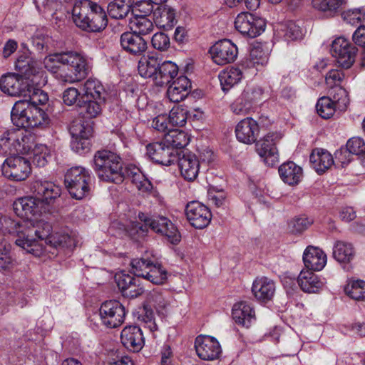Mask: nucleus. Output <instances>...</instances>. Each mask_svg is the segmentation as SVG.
Here are the masks:
<instances>
[{
  "instance_id": "f257e3e1",
  "label": "nucleus",
  "mask_w": 365,
  "mask_h": 365,
  "mask_svg": "<svg viewBox=\"0 0 365 365\" xmlns=\"http://www.w3.org/2000/svg\"><path fill=\"white\" fill-rule=\"evenodd\" d=\"M27 97L29 98L20 100L14 105L11 112L13 124L22 128L46 127L49 124V118L38 105H43L48 101L47 93L31 84Z\"/></svg>"
},
{
  "instance_id": "f03ea898",
  "label": "nucleus",
  "mask_w": 365,
  "mask_h": 365,
  "mask_svg": "<svg viewBox=\"0 0 365 365\" xmlns=\"http://www.w3.org/2000/svg\"><path fill=\"white\" fill-rule=\"evenodd\" d=\"M43 63L45 68L55 74L62 82L73 83L80 81L88 74L85 58L74 51L55 53L46 56Z\"/></svg>"
},
{
  "instance_id": "7ed1b4c3",
  "label": "nucleus",
  "mask_w": 365,
  "mask_h": 365,
  "mask_svg": "<svg viewBox=\"0 0 365 365\" xmlns=\"http://www.w3.org/2000/svg\"><path fill=\"white\" fill-rule=\"evenodd\" d=\"M49 231L48 222H23L14 220L6 216L0 217V233L16 237L15 243L26 252L37 255L38 241L36 235L46 237Z\"/></svg>"
},
{
  "instance_id": "20e7f679",
  "label": "nucleus",
  "mask_w": 365,
  "mask_h": 365,
  "mask_svg": "<svg viewBox=\"0 0 365 365\" xmlns=\"http://www.w3.org/2000/svg\"><path fill=\"white\" fill-rule=\"evenodd\" d=\"M93 169L101 180L117 184L123 181L121 159L113 152L97 151L93 157Z\"/></svg>"
},
{
  "instance_id": "39448f33",
  "label": "nucleus",
  "mask_w": 365,
  "mask_h": 365,
  "mask_svg": "<svg viewBox=\"0 0 365 365\" xmlns=\"http://www.w3.org/2000/svg\"><path fill=\"white\" fill-rule=\"evenodd\" d=\"M34 144V136L23 129H11L0 135V155L25 154Z\"/></svg>"
},
{
  "instance_id": "423d86ee",
  "label": "nucleus",
  "mask_w": 365,
  "mask_h": 365,
  "mask_svg": "<svg viewBox=\"0 0 365 365\" xmlns=\"http://www.w3.org/2000/svg\"><path fill=\"white\" fill-rule=\"evenodd\" d=\"M91 176L88 170L81 166L68 169L65 175V185L71 196L81 200L90 192Z\"/></svg>"
},
{
  "instance_id": "0eeeda50",
  "label": "nucleus",
  "mask_w": 365,
  "mask_h": 365,
  "mask_svg": "<svg viewBox=\"0 0 365 365\" xmlns=\"http://www.w3.org/2000/svg\"><path fill=\"white\" fill-rule=\"evenodd\" d=\"M46 207L36 195L35 197H21L14 202L15 213L20 217L26 219L23 222H45L44 221H38L37 219L43 212H46Z\"/></svg>"
},
{
  "instance_id": "6e6552de",
  "label": "nucleus",
  "mask_w": 365,
  "mask_h": 365,
  "mask_svg": "<svg viewBox=\"0 0 365 365\" xmlns=\"http://www.w3.org/2000/svg\"><path fill=\"white\" fill-rule=\"evenodd\" d=\"M139 218L144 222L145 226H148L155 232L165 236L172 244L180 242V235L177 227L167 217L163 216L149 217L144 213H139Z\"/></svg>"
},
{
  "instance_id": "1a4fd4ad",
  "label": "nucleus",
  "mask_w": 365,
  "mask_h": 365,
  "mask_svg": "<svg viewBox=\"0 0 365 365\" xmlns=\"http://www.w3.org/2000/svg\"><path fill=\"white\" fill-rule=\"evenodd\" d=\"M11 155L2 165V173L8 178L14 181L25 180L31 172L29 160L18 155Z\"/></svg>"
},
{
  "instance_id": "9d476101",
  "label": "nucleus",
  "mask_w": 365,
  "mask_h": 365,
  "mask_svg": "<svg viewBox=\"0 0 365 365\" xmlns=\"http://www.w3.org/2000/svg\"><path fill=\"white\" fill-rule=\"evenodd\" d=\"M125 309L117 300H109L103 302L99 309V315L102 324L108 328H116L125 320Z\"/></svg>"
},
{
  "instance_id": "9b49d317",
  "label": "nucleus",
  "mask_w": 365,
  "mask_h": 365,
  "mask_svg": "<svg viewBox=\"0 0 365 365\" xmlns=\"http://www.w3.org/2000/svg\"><path fill=\"white\" fill-rule=\"evenodd\" d=\"M265 21L250 12L239 14L235 21V29L242 35L255 38L265 29Z\"/></svg>"
},
{
  "instance_id": "f8f14e48",
  "label": "nucleus",
  "mask_w": 365,
  "mask_h": 365,
  "mask_svg": "<svg viewBox=\"0 0 365 365\" xmlns=\"http://www.w3.org/2000/svg\"><path fill=\"white\" fill-rule=\"evenodd\" d=\"M49 231L48 232V235L46 237H40V235H36V237L38 241V245L36 247L38 249L37 255H39L41 250H44L45 251L51 252V250H47V247H50L51 248H58V247H67V248H73L76 246V240L67 233H59L56 232L55 234H51L52 227L48 223Z\"/></svg>"
},
{
  "instance_id": "ddd939ff",
  "label": "nucleus",
  "mask_w": 365,
  "mask_h": 365,
  "mask_svg": "<svg viewBox=\"0 0 365 365\" xmlns=\"http://www.w3.org/2000/svg\"><path fill=\"white\" fill-rule=\"evenodd\" d=\"M31 83L29 78L21 75L8 73L0 78V89L11 96L27 97Z\"/></svg>"
},
{
  "instance_id": "4468645a",
  "label": "nucleus",
  "mask_w": 365,
  "mask_h": 365,
  "mask_svg": "<svg viewBox=\"0 0 365 365\" xmlns=\"http://www.w3.org/2000/svg\"><path fill=\"white\" fill-rule=\"evenodd\" d=\"M178 152L174 150L163 139L160 142H155L146 146V154L148 158L157 164L169 166L177 161Z\"/></svg>"
},
{
  "instance_id": "2eb2a0df",
  "label": "nucleus",
  "mask_w": 365,
  "mask_h": 365,
  "mask_svg": "<svg viewBox=\"0 0 365 365\" xmlns=\"http://www.w3.org/2000/svg\"><path fill=\"white\" fill-rule=\"evenodd\" d=\"M262 91L259 88L247 86L241 95L231 104L232 111L236 115H247L261 98Z\"/></svg>"
},
{
  "instance_id": "dca6fc26",
  "label": "nucleus",
  "mask_w": 365,
  "mask_h": 365,
  "mask_svg": "<svg viewBox=\"0 0 365 365\" xmlns=\"http://www.w3.org/2000/svg\"><path fill=\"white\" fill-rule=\"evenodd\" d=\"M356 48L346 38L339 37L331 44V53L336 58L339 65L344 68H349L355 61Z\"/></svg>"
},
{
  "instance_id": "f3484780",
  "label": "nucleus",
  "mask_w": 365,
  "mask_h": 365,
  "mask_svg": "<svg viewBox=\"0 0 365 365\" xmlns=\"http://www.w3.org/2000/svg\"><path fill=\"white\" fill-rule=\"evenodd\" d=\"M213 61L217 65L234 62L238 55L237 46L229 39L217 41L209 51Z\"/></svg>"
},
{
  "instance_id": "a211bd4d",
  "label": "nucleus",
  "mask_w": 365,
  "mask_h": 365,
  "mask_svg": "<svg viewBox=\"0 0 365 365\" xmlns=\"http://www.w3.org/2000/svg\"><path fill=\"white\" fill-rule=\"evenodd\" d=\"M281 138L282 135L279 133H269L256 144L257 153L264 158L265 163L269 166H273L278 161L276 143Z\"/></svg>"
},
{
  "instance_id": "6ab92c4d",
  "label": "nucleus",
  "mask_w": 365,
  "mask_h": 365,
  "mask_svg": "<svg viewBox=\"0 0 365 365\" xmlns=\"http://www.w3.org/2000/svg\"><path fill=\"white\" fill-rule=\"evenodd\" d=\"M185 215L190 225L196 229L206 227L212 219L209 208L198 201H192L187 204Z\"/></svg>"
},
{
  "instance_id": "aec40b11",
  "label": "nucleus",
  "mask_w": 365,
  "mask_h": 365,
  "mask_svg": "<svg viewBox=\"0 0 365 365\" xmlns=\"http://www.w3.org/2000/svg\"><path fill=\"white\" fill-rule=\"evenodd\" d=\"M197 356L202 360L212 361L220 357L222 349L219 341L213 336L200 335L195 341Z\"/></svg>"
},
{
  "instance_id": "412c9836",
  "label": "nucleus",
  "mask_w": 365,
  "mask_h": 365,
  "mask_svg": "<svg viewBox=\"0 0 365 365\" xmlns=\"http://www.w3.org/2000/svg\"><path fill=\"white\" fill-rule=\"evenodd\" d=\"M72 140L71 148L72 150L79 155H84L91 150L90 136L92 133L91 128L88 125L78 123L73 125L71 129Z\"/></svg>"
},
{
  "instance_id": "4be33fe9",
  "label": "nucleus",
  "mask_w": 365,
  "mask_h": 365,
  "mask_svg": "<svg viewBox=\"0 0 365 365\" xmlns=\"http://www.w3.org/2000/svg\"><path fill=\"white\" fill-rule=\"evenodd\" d=\"M182 176L188 181H193L198 175L200 162L196 155L190 152L178 153L177 161Z\"/></svg>"
},
{
  "instance_id": "5701e85b",
  "label": "nucleus",
  "mask_w": 365,
  "mask_h": 365,
  "mask_svg": "<svg viewBox=\"0 0 365 365\" xmlns=\"http://www.w3.org/2000/svg\"><path fill=\"white\" fill-rule=\"evenodd\" d=\"M35 195L41 200L43 205H49L53 202L55 199L60 197L61 187L51 181H35L31 187Z\"/></svg>"
},
{
  "instance_id": "b1692460",
  "label": "nucleus",
  "mask_w": 365,
  "mask_h": 365,
  "mask_svg": "<svg viewBox=\"0 0 365 365\" xmlns=\"http://www.w3.org/2000/svg\"><path fill=\"white\" fill-rule=\"evenodd\" d=\"M235 135L240 142L252 144L259 136V124L252 118H245L236 125Z\"/></svg>"
},
{
  "instance_id": "393cba45",
  "label": "nucleus",
  "mask_w": 365,
  "mask_h": 365,
  "mask_svg": "<svg viewBox=\"0 0 365 365\" xmlns=\"http://www.w3.org/2000/svg\"><path fill=\"white\" fill-rule=\"evenodd\" d=\"M120 43L125 51L134 56L142 55L148 48L144 38L133 31L123 33L120 37Z\"/></svg>"
},
{
  "instance_id": "a878e982",
  "label": "nucleus",
  "mask_w": 365,
  "mask_h": 365,
  "mask_svg": "<svg viewBox=\"0 0 365 365\" xmlns=\"http://www.w3.org/2000/svg\"><path fill=\"white\" fill-rule=\"evenodd\" d=\"M120 340L128 350L138 352L144 346V338L141 329L137 326L125 327L121 331Z\"/></svg>"
},
{
  "instance_id": "bb28decb",
  "label": "nucleus",
  "mask_w": 365,
  "mask_h": 365,
  "mask_svg": "<svg viewBox=\"0 0 365 365\" xmlns=\"http://www.w3.org/2000/svg\"><path fill=\"white\" fill-rule=\"evenodd\" d=\"M301 289L307 293H318L326 284V280L311 270H302L297 277Z\"/></svg>"
},
{
  "instance_id": "cd10ccee",
  "label": "nucleus",
  "mask_w": 365,
  "mask_h": 365,
  "mask_svg": "<svg viewBox=\"0 0 365 365\" xmlns=\"http://www.w3.org/2000/svg\"><path fill=\"white\" fill-rule=\"evenodd\" d=\"M94 5H97V3L90 0L76 1L72 10V17L76 26L86 31V28L89 25L88 16L93 12Z\"/></svg>"
},
{
  "instance_id": "c85d7f7f",
  "label": "nucleus",
  "mask_w": 365,
  "mask_h": 365,
  "mask_svg": "<svg viewBox=\"0 0 365 365\" xmlns=\"http://www.w3.org/2000/svg\"><path fill=\"white\" fill-rule=\"evenodd\" d=\"M275 289V283L272 279L262 277L254 281L252 292L257 300L267 302L274 297Z\"/></svg>"
},
{
  "instance_id": "c756f323",
  "label": "nucleus",
  "mask_w": 365,
  "mask_h": 365,
  "mask_svg": "<svg viewBox=\"0 0 365 365\" xmlns=\"http://www.w3.org/2000/svg\"><path fill=\"white\" fill-rule=\"evenodd\" d=\"M304 265L311 271H320L327 264V255L319 247L308 246L304 252Z\"/></svg>"
},
{
  "instance_id": "7c9ffc66",
  "label": "nucleus",
  "mask_w": 365,
  "mask_h": 365,
  "mask_svg": "<svg viewBox=\"0 0 365 365\" xmlns=\"http://www.w3.org/2000/svg\"><path fill=\"white\" fill-rule=\"evenodd\" d=\"M235 322L245 327H249L255 319V314L252 304L247 302H240L234 304L232 310Z\"/></svg>"
},
{
  "instance_id": "2f4dec72",
  "label": "nucleus",
  "mask_w": 365,
  "mask_h": 365,
  "mask_svg": "<svg viewBox=\"0 0 365 365\" xmlns=\"http://www.w3.org/2000/svg\"><path fill=\"white\" fill-rule=\"evenodd\" d=\"M191 88L190 80L185 76H180L169 86L167 95L172 102H180L187 96Z\"/></svg>"
},
{
  "instance_id": "473e14b6",
  "label": "nucleus",
  "mask_w": 365,
  "mask_h": 365,
  "mask_svg": "<svg viewBox=\"0 0 365 365\" xmlns=\"http://www.w3.org/2000/svg\"><path fill=\"white\" fill-rule=\"evenodd\" d=\"M178 73V66L170 61L160 62L153 82L158 86L169 84Z\"/></svg>"
},
{
  "instance_id": "72a5a7b5",
  "label": "nucleus",
  "mask_w": 365,
  "mask_h": 365,
  "mask_svg": "<svg viewBox=\"0 0 365 365\" xmlns=\"http://www.w3.org/2000/svg\"><path fill=\"white\" fill-rule=\"evenodd\" d=\"M309 161L319 174L324 173L334 164L332 155L328 151L321 148L313 150Z\"/></svg>"
},
{
  "instance_id": "f704fd0d",
  "label": "nucleus",
  "mask_w": 365,
  "mask_h": 365,
  "mask_svg": "<svg viewBox=\"0 0 365 365\" xmlns=\"http://www.w3.org/2000/svg\"><path fill=\"white\" fill-rule=\"evenodd\" d=\"M279 173L282 180L289 185H294L299 182L302 177V169L294 162L289 161L283 163L279 168Z\"/></svg>"
},
{
  "instance_id": "c9c22d12",
  "label": "nucleus",
  "mask_w": 365,
  "mask_h": 365,
  "mask_svg": "<svg viewBox=\"0 0 365 365\" xmlns=\"http://www.w3.org/2000/svg\"><path fill=\"white\" fill-rule=\"evenodd\" d=\"M161 59L158 56H143L138 62V71L143 78H152L154 81L158 70Z\"/></svg>"
},
{
  "instance_id": "e433bc0d",
  "label": "nucleus",
  "mask_w": 365,
  "mask_h": 365,
  "mask_svg": "<svg viewBox=\"0 0 365 365\" xmlns=\"http://www.w3.org/2000/svg\"><path fill=\"white\" fill-rule=\"evenodd\" d=\"M107 93L102 83L96 78H88L81 88L82 99H106Z\"/></svg>"
},
{
  "instance_id": "4c0bfd02",
  "label": "nucleus",
  "mask_w": 365,
  "mask_h": 365,
  "mask_svg": "<svg viewBox=\"0 0 365 365\" xmlns=\"http://www.w3.org/2000/svg\"><path fill=\"white\" fill-rule=\"evenodd\" d=\"M134 0H113L108 3V15L115 19H125L132 11Z\"/></svg>"
},
{
  "instance_id": "58836bf2",
  "label": "nucleus",
  "mask_w": 365,
  "mask_h": 365,
  "mask_svg": "<svg viewBox=\"0 0 365 365\" xmlns=\"http://www.w3.org/2000/svg\"><path fill=\"white\" fill-rule=\"evenodd\" d=\"M88 27L86 28L88 32H98L104 29L108 24V19L104 9L97 4L94 5L93 11L88 16Z\"/></svg>"
},
{
  "instance_id": "ea45409f",
  "label": "nucleus",
  "mask_w": 365,
  "mask_h": 365,
  "mask_svg": "<svg viewBox=\"0 0 365 365\" xmlns=\"http://www.w3.org/2000/svg\"><path fill=\"white\" fill-rule=\"evenodd\" d=\"M163 140L165 144L175 150L185 148L189 143L190 137L182 130L171 129L164 135Z\"/></svg>"
},
{
  "instance_id": "a19ab883",
  "label": "nucleus",
  "mask_w": 365,
  "mask_h": 365,
  "mask_svg": "<svg viewBox=\"0 0 365 365\" xmlns=\"http://www.w3.org/2000/svg\"><path fill=\"white\" fill-rule=\"evenodd\" d=\"M106 99L96 98V99H82L79 98L78 105L80 107L83 113L87 118H96L102 110V106L104 105Z\"/></svg>"
},
{
  "instance_id": "79ce46f5",
  "label": "nucleus",
  "mask_w": 365,
  "mask_h": 365,
  "mask_svg": "<svg viewBox=\"0 0 365 365\" xmlns=\"http://www.w3.org/2000/svg\"><path fill=\"white\" fill-rule=\"evenodd\" d=\"M355 251L351 243L337 241L333 247V257L339 263H349L354 257Z\"/></svg>"
},
{
  "instance_id": "37998d69",
  "label": "nucleus",
  "mask_w": 365,
  "mask_h": 365,
  "mask_svg": "<svg viewBox=\"0 0 365 365\" xmlns=\"http://www.w3.org/2000/svg\"><path fill=\"white\" fill-rule=\"evenodd\" d=\"M242 72L239 68L232 67L222 71L219 74V79L224 91H228L237 84L242 78Z\"/></svg>"
},
{
  "instance_id": "c03bdc74",
  "label": "nucleus",
  "mask_w": 365,
  "mask_h": 365,
  "mask_svg": "<svg viewBox=\"0 0 365 365\" xmlns=\"http://www.w3.org/2000/svg\"><path fill=\"white\" fill-rule=\"evenodd\" d=\"M344 4V0H312V6L314 9L325 12L329 16H333L338 12Z\"/></svg>"
},
{
  "instance_id": "a18cd8bd",
  "label": "nucleus",
  "mask_w": 365,
  "mask_h": 365,
  "mask_svg": "<svg viewBox=\"0 0 365 365\" xmlns=\"http://www.w3.org/2000/svg\"><path fill=\"white\" fill-rule=\"evenodd\" d=\"M269 55L267 52L257 46L253 47L250 53L249 58H247V66L256 67L258 70L259 66H263L268 62Z\"/></svg>"
},
{
  "instance_id": "49530a36",
  "label": "nucleus",
  "mask_w": 365,
  "mask_h": 365,
  "mask_svg": "<svg viewBox=\"0 0 365 365\" xmlns=\"http://www.w3.org/2000/svg\"><path fill=\"white\" fill-rule=\"evenodd\" d=\"M338 109L331 97L323 96L320 98L316 105L317 113L323 118L328 119L333 116Z\"/></svg>"
},
{
  "instance_id": "de8ad7c7",
  "label": "nucleus",
  "mask_w": 365,
  "mask_h": 365,
  "mask_svg": "<svg viewBox=\"0 0 365 365\" xmlns=\"http://www.w3.org/2000/svg\"><path fill=\"white\" fill-rule=\"evenodd\" d=\"M144 274V279L155 284H162L167 279V271L158 264L153 263Z\"/></svg>"
},
{
  "instance_id": "09e8293b",
  "label": "nucleus",
  "mask_w": 365,
  "mask_h": 365,
  "mask_svg": "<svg viewBox=\"0 0 365 365\" xmlns=\"http://www.w3.org/2000/svg\"><path fill=\"white\" fill-rule=\"evenodd\" d=\"M131 29L133 32L142 36H145L151 33L154 29L153 22L145 16H137L132 21Z\"/></svg>"
},
{
  "instance_id": "8fccbe9b",
  "label": "nucleus",
  "mask_w": 365,
  "mask_h": 365,
  "mask_svg": "<svg viewBox=\"0 0 365 365\" xmlns=\"http://www.w3.org/2000/svg\"><path fill=\"white\" fill-rule=\"evenodd\" d=\"M345 292L353 299L365 300V281L358 279L350 282L345 287Z\"/></svg>"
},
{
  "instance_id": "3c124183",
  "label": "nucleus",
  "mask_w": 365,
  "mask_h": 365,
  "mask_svg": "<svg viewBox=\"0 0 365 365\" xmlns=\"http://www.w3.org/2000/svg\"><path fill=\"white\" fill-rule=\"evenodd\" d=\"M330 96L331 101L334 103L338 110L342 111L346 110L349 99L346 91L340 86H334L330 91Z\"/></svg>"
},
{
  "instance_id": "603ef678",
  "label": "nucleus",
  "mask_w": 365,
  "mask_h": 365,
  "mask_svg": "<svg viewBox=\"0 0 365 365\" xmlns=\"http://www.w3.org/2000/svg\"><path fill=\"white\" fill-rule=\"evenodd\" d=\"M10 250V245L3 237L0 238V270H9L14 265Z\"/></svg>"
},
{
  "instance_id": "864d4df0",
  "label": "nucleus",
  "mask_w": 365,
  "mask_h": 365,
  "mask_svg": "<svg viewBox=\"0 0 365 365\" xmlns=\"http://www.w3.org/2000/svg\"><path fill=\"white\" fill-rule=\"evenodd\" d=\"M168 117L171 126H183L187 118V110L180 106L173 107Z\"/></svg>"
},
{
  "instance_id": "5fc2aeb1",
  "label": "nucleus",
  "mask_w": 365,
  "mask_h": 365,
  "mask_svg": "<svg viewBox=\"0 0 365 365\" xmlns=\"http://www.w3.org/2000/svg\"><path fill=\"white\" fill-rule=\"evenodd\" d=\"M153 262L144 258H136L130 262L131 272L137 277H144Z\"/></svg>"
},
{
  "instance_id": "6e6d98bb",
  "label": "nucleus",
  "mask_w": 365,
  "mask_h": 365,
  "mask_svg": "<svg viewBox=\"0 0 365 365\" xmlns=\"http://www.w3.org/2000/svg\"><path fill=\"white\" fill-rule=\"evenodd\" d=\"M312 223V221L308 217L300 216L294 218L289 222V228L293 233H301L306 230Z\"/></svg>"
},
{
  "instance_id": "4d7b16f0",
  "label": "nucleus",
  "mask_w": 365,
  "mask_h": 365,
  "mask_svg": "<svg viewBox=\"0 0 365 365\" xmlns=\"http://www.w3.org/2000/svg\"><path fill=\"white\" fill-rule=\"evenodd\" d=\"M341 16L348 24L354 25L365 20V12L362 9H349L344 11Z\"/></svg>"
},
{
  "instance_id": "13d9d810",
  "label": "nucleus",
  "mask_w": 365,
  "mask_h": 365,
  "mask_svg": "<svg viewBox=\"0 0 365 365\" xmlns=\"http://www.w3.org/2000/svg\"><path fill=\"white\" fill-rule=\"evenodd\" d=\"M151 44L157 50L161 51H166L170 45V38L163 32H158L153 36Z\"/></svg>"
},
{
  "instance_id": "bf43d9fd",
  "label": "nucleus",
  "mask_w": 365,
  "mask_h": 365,
  "mask_svg": "<svg viewBox=\"0 0 365 365\" xmlns=\"http://www.w3.org/2000/svg\"><path fill=\"white\" fill-rule=\"evenodd\" d=\"M15 66L22 74L26 76H30L36 71L34 62L31 58L27 56H19L16 60Z\"/></svg>"
},
{
  "instance_id": "052dcab7",
  "label": "nucleus",
  "mask_w": 365,
  "mask_h": 365,
  "mask_svg": "<svg viewBox=\"0 0 365 365\" xmlns=\"http://www.w3.org/2000/svg\"><path fill=\"white\" fill-rule=\"evenodd\" d=\"M175 19V10L170 7L165 6L160 13L158 23L164 28H171Z\"/></svg>"
},
{
  "instance_id": "680f3d73",
  "label": "nucleus",
  "mask_w": 365,
  "mask_h": 365,
  "mask_svg": "<svg viewBox=\"0 0 365 365\" xmlns=\"http://www.w3.org/2000/svg\"><path fill=\"white\" fill-rule=\"evenodd\" d=\"M351 155H360L365 152V143L362 138L359 137L350 138L344 148Z\"/></svg>"
},
{
  "instance_id": "e2e57ef3",
  "label": "nucleus",
  "mask_w": 365,
  "mask_h": 365,
  "mask_svg": "<svg viewBox=\"0 0 365 365\" xmlns=\"http://www.w3.org/2000/svg\"><path fill=\"white\" fill-rule=\"evenodd\" d=\"M149 299L150 302L156 309L157 312L163 314L169 305V302L162 294L159 292H154L151 293Z\"/></svg>"
},
{
  "instance_id": "0e129e2a",
  "label": "nucleus",
  "mask_w": 365,
  "mask_h": 365,
  "mask_svg": "<svg viewBox=\"0 0 365 365\" xmlns=\"http://www.w3.org/2000/svg\"><path fill=\"white\" fill-rule=\"evenodd\" d=\"M353 41L357 46L364 48L361 63L362 67L365 66V26H359L353 34Z\"/></svg>"
},
{
  "instance_id": "69168bd1",
  "label": "nucleus",
  "mask_w": 365,
  "mask_h": 365,
  "mask_svg": "<svg viewBox=\"0 0 365 365\" xmlns=\"http://www.w3.org/2000/svg\"><path fill=\"white\" fill-rule=\"evenodd\" d=\"M170 126L171 127V125L169 123L168 117L166 115H158L152 122V127L154 129L165 133L172 129L170 128Z\"/></svg>"
},
{
  "instance_id": "338daca9",
  "label": "nucleus",
  "mask_w": 365,
  "mask_h": 365,
  "mask_svg": "<svg viewBox=\"0 0 365 365\" xmlns=\"http://www.w3.org/2000/svg\"><path fill=\"white\" fill-rule=\"evenodd\" d=\"M115 278L117 285L121 293L125 290L126 288L131 286V284H133L134 282H137V279L134 277L123 272L116 274Z\"/></svg>"
},
{
  "instance_id": "774afa93",
  "label": "nucleus",
  "mask_w": 365,
  "mask_h": 365,
  "mask_svg": "<svg viewBox=\"0 0 365 365\" xmlns=\"http://www.w3.org/2000/svg\"><path fill=\"white\" fill-rule=\"evenodd\" d=\"M284 36L291 40H297L301 37L302 30L295 22L289 21L285 24Z\"/></svg>"
}]
</instances>
